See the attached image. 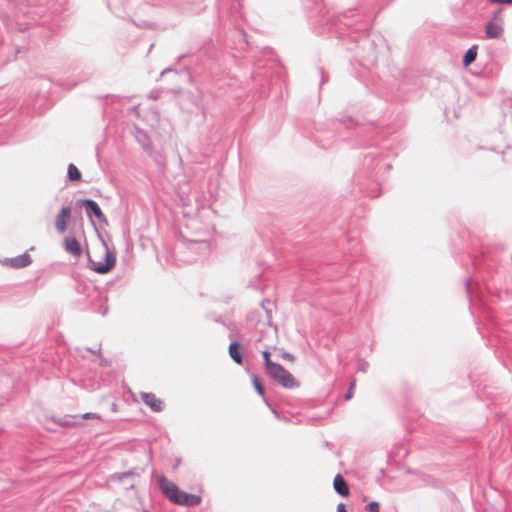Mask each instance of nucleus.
<instances>
[{
	"mask_svg": "<svg viewBox=\"0 0 512 512\" xmlns=\"http://www.w3.org/2000/svg\"><path fill=\"white\" fill-rule=\"evenodd\" d=\"M157 483L161 492L173 504L187 507L198 506L201 503V497L195 494H189L179 489V487L165 476H158Z\"/></svg>",
	"mask_w": 512,
	"mask_h": 512,
	"instance_id": "obj_1",
	"label": "nucleus"
},
{
	"mask_svg": "<svg viewBox=\"0 0 512 512\" xmlns=\"http://www.w3.org/2000/svg\"><path fill=\"white\" fill-rule=\"evenodd\" d=\"M266 372L272 379L285 388L291 389L298 386L292 374L278 363L271 365V368Z\"/></svg>",
	"mask_w": 512,
	"mask_h": 512,
	"instance_id": "obj_2",
	"label": "nucleus"
},
{
	"mask_svg": "<svg viewBox=\"0 0 512 512\" xmlns=\"http://www.w3.org/2000/svg\"><path fill=\"white\" fill-rule=\"evenodd\" d=\"M105 261H95L90 258V263L92 265V269L97 273H107L115 266V256L108 251V249H104Z\"/></svg>",
	"mask_w": 512,
	"mask_h": 512,
	"instance_id": "obj_3",
	"label": "nucleus"
},
{
	"mask_svg": "<svg viewBox=\"0 0 512 512\" xmlns=\"http://www.w3.org/2000/svg\"><path fill=\"white\" fill-rule=\"evenodd\" d=\"M139 398L153 412H161L164 408L163 401L152 392H140Z\"/></svg>",
	"mask_w": 512,
	"mask_h": 512,
	"instance_id": "obj_4",
	"label": "nucleus"
},
{
	"mask_svg": "<svg viewBox=\"0 0 512 512\" xmlns=\"http://www.w3.org/2000/svg\"><path fill=\"white\" fill-rule=\"evenodd\" d=\"M70 218L71 209L69 207L62 208L57 214L55 219V227L60 234H63L66 231Z\"/></svg>",
	"mask_w": 512,
	"mask_h": 512,
	"instance_id": "obj_5",
	"label": "nucleus"
},
{
	"mask_svg": "<svg viewBox=\"0 0 512 512\" xmlns=\"http://www.w3.org/2000/svg\"><path fill=\"white\" fill-rule=\"evenodd\" d=\"M81 206L85 208L88 216L94 215L98 220L106 222V217L95 201L90 199L82 200Z\"/></svg>",
	"mask_w": 512,
	"mask_h": 512,
	"instance_id": "obj_6",
	"label": "nucleus"
},
{
	"mask_svg": "<svg viewBox=\"0 0 512 512\" xmlns=\"http://www.w3.org/2000/svg\"><path fill=\"white\" fill-rule=\"evenodd\" d=\"M32 262L31 257L29 254L24 253L22 255H19L17 257L8 258L5 260V264L12 268H23Z\"/></svg>",
	"mask_w": 512,
	"mask_h": 512,
	"instance_id": "obj_7",
	"label": "nucleus"
},
{
	"mask_svg": "<svg viewBox=\"0 0 512 512\" xmlns=\"http://www.w3.org/2000/svg\"><path fill=\"white\" fill-rule=\"evenodd\" d=\"M64 247L67 252L75 257H79L82 254V248L79 241L73 237H66L64 239Z\"/></svg>",
	"mask_w": 512,
	"mask_h": 512,
	"instance_id": "obj_8",
	"label": "nucleus"
},
{
	"mask_svg": "<svg viewBox=\"0 0 512 512\" xmlns=\"http://www.w3.org/2000/svg\"><path fill=\"white\" fill-rule=\"evenodd\" d=\"M333 487L339 495L343 497L349 496V487L341 475L335 476L333 481Z\"/></svg>",
	"mask_w": 512,
	"mask_h": 512,
	"instance_id": "obj_9",
	"label": "nucleus"
},
{
	"mask_svg": "<svg viewBox=\"0 0 512 512\" xmlns=\"http://www.w3.org/2000/svg\"><path fill=\"white\" fill-rule=\"evenodd\" d=\"M502 33L503 28L501 25L494 22H489L486 25L485 34L488 38L497 39L502 35Z\"/></svg>",
	"mask_w": 512,
	"mask_h": 512,
	"instance_id": "obj_10",
	"label": "nucleus"
},
{
	"mask_svg": "<svg viewBox=\"0 0 512 512\" xmlns=\"http://www.w3.org/2000/svg\"><path fill=\"white\" fill-rule=\"evenodd\" d=\"M229 355L237 364H242L243 357L241 347L238 342H233L229 345Z\"/></svg>",
	"mask_w": 512,
	"mask_h": 512,
	"instance_id": "obj_11",
	"label": "nucleus"
},
{
	"mask_svg": "<svg viewBox=\"0 0 512 512\" xmlns=\"http://www.w3.org/2000/svg\"><path fill=\"white\" fill-rule=\"evenodd\" d=\"M477 57V46L474 45L467 50L463 58L464 67H468L471 63L475 61Z\"/></svg>",
	"mask_w": 512,
	"mask_h": 512,
	"instance_id": "obj_12",
	"label": "nucleus"
},
{
	"mask_svg": "<svg viewBox=\"0 0 512 512\" xmlns=\"http://www.w3.org/2000/svg\"><path fill=\"white\" fill-rule=\"evenodd\" d=\"M68 178L71 181H80L81 180V173L74 164H69V166H68Z\"/></svg>",
	"mask_w": 512,
	"mask_h": 512,
	"instance_id": "obj_13",
	"label": "nucleus"
},
{
	"mask_svg": "<svg viewBox=\"0 0 512 512\" xmlns=\"http://www.w3.org/2000/svg\"><path fill=\"white\" fill-rule=\"evenodd\" d=\"M136 475H137V473H135L134 471H129V472H124V473L114 474L112 476V479L116 480V481H123L126 478L134 477Z\"/></svg>",
	"mask_w": 512,
	"mask_h": 512,
	"instance_id": "obj_14",
	"label": "nucleus"
},
{
	"mask_svg": "<svg viewBox=\"0 0 512 512\" xmlns=\"http://www.w3.org/2000/svg\"><path fill=\"white\" fill-rule=\"evenodd\" d=\"M262 355L264 358L265 367H266V371H267L271 368V365H275L276 363L271 361L269 351H267V350L263 351Z\"/></svg>",
	"mask_w": 512,
	"mask_h": 512,
	"instance_id": "obj_15",
	"label": "nucleus"
},
{
	"mask_svg": "<svg viewBox=\"0 0 512 512\" xmlns=\"http://www.w3.org/2000/svg\"><path fill=\"white\" fill-rule=\"evenodd\" d=\"M253 385L255 387V389L257 390V392L263 396L264 395V388L259 380V378L257 376H253Z\"/></svg>",
	"mask_w": 512,
	"mask_h": 512,
	"instance_id": "obj_16",
	"label": "nucleus"
},
{
	"mask_svg": "<svg viewBox=\"0 0 512 512\" xmlns=\"http://www.w3.org/2000/svg\"><path fill=\"white\" fill-rule=\"evenodd\" d=\"M367 512H379V503L372 501L366 505Z\"/></svg>",
	"mask_w": 512,
	"mask_h": 512,
	"instance_id": "obj_17",
	"label": "nucleus"
},
{
	"mask_svg": "<svg viewBox=\"0 0 512 512\" xmlns=\"http://www.w3.org/2000/svg\"><path fill=\"white\" fill-rule=\"evenodd\" d=\"M82 419L88 420V419H94V420H101V416L97 413H85L81 416Z\"/></svg>",
	"mask_w": 512,
	"mask_h": 512,
	"instance_id": "obj_18",
	"label": "nucleus"
},
{
	"mask_svg": "<svg viewBox=\"0 0 512 512\" xmlns=\"http://www.w3.org/2000/svg\"><path fill=\"white\" fill-rule=\"evenodd\" d=\"M282 358H283L284 360H286V361H289V362H294V360H295V357H294L292 354L287 353V352H284V353L282 354Z\"/></svg>",
	"mask_w": 512,
	"mask_h": 512,
	"instance_id": "obj_19",
	"label": "nucleus"
},
{
	"mask_svg": "<svg viewBox=\"0 0 512 512\" xmlns=\"http://www.w3.org/2000/svg\"><path fill=\"white\" fill-rule=\"evenodd\" d=\"M492 3L512 4V0H489Z\"/></svg>",
	"mask_w": 512,
	"mask_h": 512,
	"instance_id": "obj_20",
	"label": "nucleus"
},
{
	"mask_svg": "<svg viewBox=\"0 0 512 512\" xmlns=\"http://www.w3.org/2000/svg\"><path fill=\"white\" fill-rule=\"evenodd\" d=\"M336 512H347L345 505H344L343 503H339V504L337 505V510H336Z\"/></svg>",
	"mask_w": 512,
	"mask_h": 512,
	"instance_id": "obj_21",
	"label": "nucleus"
},
{
	"mask_svg": "<svg viewBox=\"0 0 512 512\" xmlns=\"http://www.w3.org/2000/svg\"><path fill=\"white\" fill-rule=\"evenodd\" d=\"M350 397H351L350 393L346 395V399H349Z\"/></svg>",
	"mask_w": 512,
	"mask_h": 512,
	"instance_id": "obj_22",
	"label": "nucleus"
}]
</instances>
